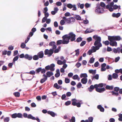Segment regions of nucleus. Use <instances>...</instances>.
Here are the masks:
<instances>
[{"instance_id": "6e6552de", "label": "nucleus", "mask_w": 122, "mask_h": 122, "mask_svg": "<svg viewBox=\"0 0 122 122\" xmlns=\"http://www.w3.org/2000/svg\"><path fill=\"white\" fill-rule=\"evenodd\" d=\"M27 118L29 119H31L33 120H36L38 122H40V120L38 117H37L36 118L33 116L31 114H28Z\"/></svg>"}, {"instance_id": "473e14b6", "label": "nucleus", "mask_w": 122, "mask_h": 122, "mask_svg": "<svg viewBox=\"0 0 122 122\" xmlns=\"http://www.w3.org/2000/svg\"><path fill=\"white\" fill-rule=\"evenodd\" d=\"M94 86L92 85H91L88 88L89 91L90 92H92L93 90L94 89Z\"/></svg>"}, {"instance_id": "7c9ffc66", "label": "nucleus", "mask_w": 122, "mask_h": 122, "mask_svg": "<svg viewBox=\"0 0 122 122\" xmlns=\"http://www.w3.org/2000/svg\"><path fill=\"white\" fill-rule=\"evenodd\" d=\"M118 76V75L117 74L114 73L112 75V78L114 79H117Z\"/></svg>"}, {"instance_id": "864d4df0", "label": "nucleus", "mask_w": 122, "mask_h": 122, "mask_svg": "<svg viewBox=\"0 0 122 122\" xmlns=\"http://www.w3.org/2000/svg\"><path fill=\"white\" fill-rule=\"evenodd\" d=\"M79 49H77V50H75V51L76 52L75 55L76 56H78L79 54Z\"/></svg>"}, {"instance_id": "603ef678", "label": "nucleus", "mask_w": 122, "mask_h": 122, "mask_svg": "<svg viewBox=\"0 0 122 122\" xmlns=\"http://www.w3.org/2000/svg\"><path fill=\"white\" fill-rule=\"evenodd\" d=\"M86 41H82L81 43L80 44V46H83L86 43Z\"/></svg>"}, {"instance_id": "2f4dec72", "label": "nucleus", "mask_w": 122, "mask_h": 122, "mask_svg": "<svg viewBox=\"0 0 122 122\" xmlns=\"http://www.w3.org/2000/svg\"><path fill=\"white\" fill-rule=\"evenodd\" d=\"M113 7V9L114 10H116L118 8L119 9H121L120 6V5L118 6L116 5H114Z\"/></svg>"}, {"instance_id": "f257e3e1", "label": "nucleus", "mask_w": 122, "mask_h": 122, "mask_svg": "<svg viewBox=\"0 0 122 122\" xmlns=\"http://www.w3.org/2000/svg\"><path fill=\"white\" fill-rule=\"evenodd\" d=\"M93 38L95 40L94 45L96 46L97 49L98 50L100 49V47L102 46V44L101 43V37L97 35H96L93 36Z\"/></svg>"}, {"instance_id": "f8f14e48", "label": "nucleus", "mask_w": 122, "mask_h": 122, "mask_svg": "<svg viewBox=\"0 0 122 122\" xmlns=\"http://www.w3.org/2000/svg\"><path fill=\"white\" fill-rule=\"evenodd\" d=\"M97 108L101 112H103L104 111V109L101 105H99L97 106Z\"/></svg>"}, {"instance_id": "0eeeda50", "label": "nucleus", "mask_w": 122, "mask_h": 122, "mask_svg": "<svg viewBox=\"0 0 122 122\" xmlns=\"http://www.w3.org/2000/svg\"><path fill=\"white\" fill-rule=\"evenodd\" d=\"M108 36V40L110 42V45L112 46H117V42L114 40H112Z\"/></svg>"}, {"instance_id": "69168bd1", "label": "nucleus", "mask_w": 122, "mask_h": 122, "mask_svg": "<svg viewBox=\"0 0 122 122\" xmlns=\"http://www.w3.org/2000/svg\"><path fill=\"white\" fill-rule=\"evenodd\" d=\"M120 90V88L118 87H116L114 88V91L116 92H118Z\"/></svg>"}, {"instance_id": "aec40b11", "label": "nucleus", "mask_w": 122, "mask_h": 122, "mask_svg": "<svg viewBox=\"0 0 122 122\" xmlns=\"http://www.w3.org/2000/svg\"><path fill=\"white\" fill-rule=\"evenodd\" d=\"M48 114L53 117H55V115H56V114L54 112L51 111H48Z\"/></svg>"}, {"instance_id": "1a4fd4ad", "label": "nucleus", "mask_w": 122, "mask_h": 122, "mask_svg": "<svg viewBox=\"0 0 122 122\" xmlns=\"http://www.w3.org/2000/svg\"><path fill=\"white\" fill-rule=\"evenodd\" d=\"M46 75L45 74H44L43 75V76L46 77L47 78V77H49L52 76L53 75V72L50 71H48L46 72Z\"/></svg>"}, {"instance_id": "13d9d810", "label": "nucleus", "mask_w": 122, "mask_h": 122, "mask_svg": "<svg viewBox=\"0 0 122 122\" xmlns=\"http://www.w3.org/2000/svg\"><path fill=\"white\" fill-rule=\"evenodd\" d=\"M70 79L67 78H65V82L66 83H68L70 82Z\"/></svg>"}, {"instance_id": "2eb2a0df", "label": "nucleus", "mask_w": 122, "mask_h": 122, "mask_svg": "<svg viewBox=\"0 0 122 122\" xmlns=\"http://www.w3.org/2000/svg\"><path fill=\"white\" fill-rule=\"evenodd\" d=\"M32 58L33 57L32 56L29 55L28 54H26L25 55V59H28L29 60H31Z\"/></svg>"}, {"instance_id": "412c9836", "label": "nucleus", "mask_w": 122, "mask_h": 122, "mask_svg": "<svg viewBox=\"0 0 122 122\" xmlns=\"http://www.w3.org/2000/svg\"><path fill=\"white\" fill-rule=\"evenodd\" d=\"M71 101L72 105L74 106H76L77 103L76 102H77V100L75 98L72 99H71Z\"/></svg>"}, {"instance_id": "ea45409f", "label": "nucleus", "mask_w": 122, "mask_h": 122, "mask_svg": "<svg viewBox=\"0 0 122 122\" xmlns=\"http://www.w3.org/2000/svg\"><path fill=\"white\" fill-rule=\"evenodd\" d=\"M82 40V39L81 37H80L77 38L76 41H75V42L76 41L77 42H79L81 41Z\"/></svg>"}, {"instance_id": "5701e85b", "label": "nucleus", "mask_w": 122, "mask_h": 122, "mask_svg": "<svg viewBox=\"0 0 122 122\" xmlns=\"http://www.w3.org/2000/svg\"><path fill=\"white\" fill-rule=\"evenodd\" d=\"M74 17L77 20H82L81 16L79 15H75Z\"/></svg>"}, {"instance_id": "9d476101", "label": "nucleus", "mask_w": 122, "mask_h": 122, "mask_svg": "<svg viewBox=\"0 0 122 122\" xmlns=\"http://www.w3.org/2000/svg\"><path fill=\"white\" fill-rule=\"evenodd\" d=\"M49 46H52V48L53 49H55L57 47V46L56 45V43L55 41H51L49 43Z\"/></svg>"}, {"instance_id": "a18cd8bd", "label": "nucleus", "mask_w": 122, "mask_h": 122, "mask_svg": "<svg viewBox=\"0 0 122 122\" xmlns=\"http://www.w3.org/2000/svg\"><path fill=\"white\" fill-rule=\"evenodd\" d=\"M94 58L92 57H91L90 58V59L89 60V62L90 63H92L94 62Z\"/></svg>"}, {"instance_id": "a878e982", "label": "nucleus", "mask_w": 122, "mask_h": 122, "mask_svg": "<svg viewBox=\"0 0 122 122\" xmlns=\"http://www.w3.org/2000/svg\"><path fill=\"white\" fill-rule=\"evenodd\" d=\"M16 117H18L19 118H22V114L21 113H15Z\"/></svg>"}, {"instance_id": "dca6fc26", "label": "nucleus", "mask_w": 122, "mask_h": 122, "mask_svg": "<svg viewBox=\"0 0 122 122\" xmlns=\"http://www.w3.org/2000/svg\"><path fill=\"white\" fill-rule=\"evenodd\" d=\"M81 81L82 84H85L87 81V78H83L81 79Z\"/></svg>"}, {"instance_id": "79ce46f5", "label": "nucleus", "mask_w": 122, "mask_h": 122, "mask_svg": "<svg viewBox=\"0 0 122 122\" xmlns=\"http://www.w3.org/2000/svg\"><path fill=\"white\" fill-rule=\"evenodd\" d=\"M78 6H79L80 8L81 9H83L84 7V4H80V3H79L77 4Z\"/></svg>"}, {"instance_id": "052dcab7", "label": "nucleus", "mask_w": 122, "mask_h": 122, "mask_svg": "<svg viewBox=\"0 0 122 122\" xmlns=\"http://www.w3.org/2000/svg\"><path fill=\"white\" fill-rule=\"evenodd\" d=\"M107 79L108 80L110 81L112 80V76L111 75H109L107 76Z\"/></svg>"}, {"instance_id": "4c0bfd02", "label": "nucleus", "mask_w": 122, "mask_h": 122, "mask_svg": "<svg viewBox=\"0 0 122 122\" xmlns=\"http://www.w3.org/2000/svg\"><path fill=\"white\" fill-rule=\"evenodd\" d=\"M32 58H33V60H37L39 58L37 55H35Z\"/></svg>"}, {"instance_id": "49530a36", "label": "nucleus", "mask_w": 122, "mask_h": 122, "mask_svg": "<svg viewBox=\"0 0 122 122\" xmlns=\"http://www.w3.org/2000/svg\"><path fill=\"white\" fill-rule=\"evenodd\" d=\"M73 5L70 3L66 5L67 7L70 9L72 8L73 7Z\"/></svg>"}, {"instance_id": "a211bd4d", "label": "nucleus", "mask_w": 122, "mask_h": 122, "mask_svg": "<svg viewBox=\"0 0 122 122\" xmlns=\"http://www.w3.org/2000/svg\"><path fill=\"white\" fill-rule=\"evenodd\" d=\"M63 19L65 20L68 23L70 24L71 22L70 18H67L65 16H64L63 17Z\"/></svg>"}, {"instance_id": "f704fd0d", "label": "nucleus", "mask_w": 122, "mask_h": 122, "mask_svg": "<svg viewBox=\"0 0 122 122\" xmlns=\"http://www.w3.org/2000/svg\"><path fill=\"white\" fill-rule=\"evenodd\" d=\"M42 70V68L41 67H40L36 69L35 70L36 73V74L39 73Z\"/></svg>"}, {"instance_id": "72a5a7b5", "label": "nucleus", "mask_w": 122, "mask_h": 122, "mask_svg": "<svg viewBox=\"0 0 122 122\" xmlns=\"http://www.w3.org/2000/svg\"><path fill=\"white\" fill-rule=\"evenodd\" d=\"M99 76L98 74H96L95 75L93 76L92 77V79L93 80L95 79L96 80H98L99 79Z\"/></svg>"}, {"instance_id": "c756f323", "label": "nucleus", "mask_w": 122, "mask_h": 122, "mask_svg": "<svg viewBox=\"0 0 122 122\" xmlns=\"http://www.w3.org/2000/svg\"><path fill=\"white\" fill-rule=\"evenodd\" d=\"M109 92H111L112 94L113 95H115L117 96L119 95V93L118 92H115L114 91H110Z\"/></svg>"}, {"instance_id": "37998d69", "label": "nucleus", "mask_w": 122, "mask_h": 122, "mask_svg": "<svg viewBox=\"0 0 122 122\" xmlns=\"http://www.w3.org/2000/svg\"><path fill=\"white\" fill-rule=\"evenodd\" d=\"M25 73L30 74L31 75H35V71L34 70L30 71L29 72H26Z\"/></svg>"}, {"instance_id": "3c124183", "label": "nucleus", "mask_w": 122, "mask_h": 122, "mask_svg": "<svg viewBox=\"0 0 122 122\" xmlns=\"http://www.w3.org/2000/svg\"><path fill=\"white\" fill-rule=\"evenodd\" d=\"M26 46V45L24 43V42H23L20 45V47H21L23 49H24L25 48Z\"/></svg>"}, {"instance_id": "a19ab883", "label": "nucleus", "mask_w": 122, "mask_h": 122, "mask_svg": "<svg viewBox=\"0 0 122 122\" xmlns=\"http://www.w3.org/2000/svg\"><path fill=\"white\" fill-rule=\"evenodd\" d=\"M70 122H75V118L74 117L72 116L71 119H69Z\"/></svg>"}, {"instance_id": "6e6d98bb", "label": "nucleus", "mask_w": 122, "mask_h": 122, "mask_svg": "<svg viewBox=\"0 0 122 122\" xmlns=\"http://www.w3.org/2000/svg\"><path fill=\"white\" fill-rule=\"evenodd\" d=\"M93 118L92 117H90L88 118V120L89 122H92Z\"/></svg>"}, {"instance_id": "0e129e2a", "label": "nucleus", "mask_w": 122, "mask_h": 122, "mask_svg": "<svg viewBox=\"0 0 122 122\" xmlns=\"http://www.w3.org/2000/svg\"><path fill=\"white\" fill-rule=\"evenodd\" d=\"M56 4L57 6H60L62 5V3L60 1H58L56 3Z\"/></svg>"}, {"instance_id": "c03bdc74", "label": "nucleus", "mask_w": 122, "mask_h": 122, "mask_svg": "<svg viewBox=\"0 0 122 122\" xmlns=\"http://www.w3.org/2000/svg\"><path fill=\"white\" fill-rule=\"evenodd\" d=\"M10 120V117H7L4 118V122H8Z\"/></svg>"}, {"instance_id": "f3484780", "label": "nucleus", "mask_w": 122, "mask_h": 122, "mask_svg": "<svg viewBox=\"0 0 122 122\" xmlns=\"http://www.w3.org/2000/svg\"><path fill=\"white\" fill-rule=\"evenodd\" d=\"M121 15V13H118L117 14L114 13L112 14V16L113 17L118 18Z\"/></svg>"}, {"instance_id": "7ed1b4c3", "label": "nucleus", "mask_w": 122, "mask_h": 122, "mask_svg": "<svg viewBox=\"0 0 122 122\" xmlns=\"http://www.w3.org/2000/svg\"><path fill=\"white\" fill-rule=\"evenodd\" d=\"M62 40H59L56 41V45L57 46L60 45L62 44H67V41H66V38L64 37V36H62Z\"/></svg>"}, {"instance_id": "39448f33", "label": "nucleus", "mask_w": 122, "mask_h": 122, "mask_svg": "<svg viewBox=\"0 0 122 122\" xmlns=\"http://www.w3.org/2000/svg\"><path fill=\"white\" fill-rule=\"evenodd\" d=\"M104 10L103 8H101L100 6L97 7L95 10V12L98 14L103 13Z\"/></svg>"}, {"instance_id": "680f3d73", "label": "nucleus", "mask_w": 122, "mask_h": 122, "mask_svg": "<svg viewBox=\"0 0 122 122\" xmlns=\"http://www.w3.org/2000/svg\"><path fill=\"white\" fill-rule=\"evenodd\" d=\"M89 22V21L86 18L85 20L83 21V23L84 24H87Z\"/></svg>"}, {"instance_id": "f03ea898", "label": "nucleus", "mask_w": 122, "mask_h": 122, "mask_svg": "<svg viewBox=\"0 0 122 122\" xmlns=\"http://www.w3.org/2000/svg\"><path fill=\"white\" fill-rule=\"evenodd\" d=\"M64 36V37L66 38V41H67V44L69 42L70 40L71 42L75 41L76 39V35L72 32H70L68 34H66Z\"/></svg>"}, {"instance_id": "20e7f679", "label": "nucleus", "mask_w": 122, "mask_h": 122, "mask_svg": "<svg viewBox=\"0 0 122 122\" xmlns=\"http://www.w3.org/2000/svg\"><path fill=\"white\" fill-rule=\"evenodd\" d=\"M54 49H50L49 50L48 49L45 50L44 51V54L46 55H48V57L51 56L54 53Z\"/></svg>"}, {"instance_id": "8fccbe9b", "label": "nucleus", "mask_w": 122, "mask_h": 122, "mask_svg": "<svg viewBox=\"0 0 122 122\" xmlns=\"http://www.w3.org/2000/svg\"><path fill=\"white\" fill-rule=\"evenodd\" d=\"M81 65V63L78 62L76 64L75 66L77 68H79Z\"/></svg>"}, {"instance_id": "de8ad7c7", "label": "nucleus", "mask_w": 122, "mask_h": 122, "mask_svg": "<svg viewBox=\"0 0 122 122\" xmlns=\"http://www.w3.org/2000/svg\"><path fill=\"white\" fill-rule=\"evenodd\" d=\"M82 86V85L81 82H78V84L76 86L78 88H81Z\"/></svg>"}, {"instance_id": "58836bf2", "label": "nucleus", "mask_w": 122, "mask_h": 122, "mask_svg": "<svg viewBox=\"0 0 122 122\" xmlns=\"http://www.w3.org/2000/svg\"><path fill=\"white\" fill-rule=\"evenodd\" d=\"M14 95L16 97H19L20 96V93L18 92H14L13 93Z\"/></svg>"}, {"instance_id": "5fc2aeb1", "label": "nucleus", "mask_w": 122, "mask_h": 122, "mask_svg": "<svg viewBox=\"0 0 122 122\" xmlns=\"http://www.w3.org/2000/svg\"><path fill=\"white\" fill-rule=\"evenodd\" d=\"M91 4L88 3H86L85 4V6L86 8H87L91 6Z\"/></svg>"}, {"instance_id": "cd10ccee", "label": "nucleus", "mask_w": 122, "mask_h": 122, "mask_svg": "<svg viewBox=\"0 0 122 122\" xmlns=\"http://www.w3.org/2000/svg\"><path fill=\"white\" fill-rule=\"evenodd\" d=\"M60 87V86L58 85L56 83H55L53 85V87L57 89H59Z\"/></svg>"}, {"instance_id": "bf43d9fd", "label": "nucleus", "mask_w": 122, "mask_h": 122, "mask_svg": "<svg viewBox=\"0 0 122 122\" xmlns=\"http://www.w3.org/2000/svg\"><path fill=\"white\" fill-rule=\"evenodd\" d=\"M88 30V29L87 28L86 30L85 31V32L86 33H91L93 32V31H94V30H91L90 31L87 30Z\"/></svg>"}, {"instance_id": "4d7b16f0", "label": "nucleus", "mask_w": 122, "mask_h": 122, "mask_svg": "<svg viewBox=\"0 0 122 122\" xmlns=\"http://www.w3.org/2000/svg\"><path fill=\"white\" fill-rule=\"evenodd\" d=\"M65 20H64L63 19L61 20L60 22V24L61 25H63L65 23V21H64Z\"/></svg>"}, {"instance_id": "423d86ee", "label": "nucleus", "mask_w": 122, "mask_h": 122, "mask_svg": "<svg viewBox=\"0 0 122 122\" xmlns=\"http://www.w3.org/2000/svg\"><path fill=\"white\" fill-rule=\"evenodd\" d=\"M109 37L111 38V39L112 40H114L115 41H119L120 40L121 38V37L119 36H108Z\"/></svg>"}, {"instance_id": "c85d7f7f", "label": "nucleus", "mask_w": 122, "mask_h": 122, "mask_svg": "<svg viewBox=\"0 0 122 122\" xmlns=\"http://www.w3.org/2000/svg\"><path fill=\"white\" fill-rule=\"evenodd\" d=\"M47 78L46 77H44V78L41 79L40 81V83H42L45 82L47 80Z\"/></svg>"}, {"instance_id": "4be33fe9", "label": "nucleus", "mask_w": 122, "mask_h": 122, "mask_svg": "<svg viewBox=\"0 0 122 122\" xmlns=\"http://www.w3.org/2000/svg\"><path fill=\"white\" fill-rule=\"evenodd\" d=\"M72 78L74 80H77L78 81H79L80 78L78 75L77 74L74 75L72 77Z\"/></svg>"}, {"instance_id": "e433bc0d", "label": "nucleus", "mask_w": 122, "mask_h": 122, "mask_svg": "<svg viewBox=\"0 0 122 122\" xmlns=\"http://www.w3.org/2000/svg\"><path fill=\"white\" fill-rule=\"evenodd\" d=\"M110 42L108 40L105 41H103V43L106 46H107L109 44H110Z\"/></svg>"}, {"instance_id": "338daca9", "label": "nucleus", "mask_w": 122, "mask_h": 122, "mask_svg": "<svg viewBox=\"0 0 122 122\" xmlns=\"http://www.w3.org/2000/svg\"><path fill=\"white\" fill-rule=\"evenodd\" d=\"M47 18H46L44 17L42 19V23H44L47 20Z\"/></svg>"}, {"instance_id": "e2e57ef3", "label": "nucleus", "mask_w": 122, "mask_h": 122, "mask_svg": "<svg viewBox=\"0 0 122 122\" xmlns=\"http://www.w3.org/2000/svg\"><path fill=\"white\" fill-rule=\"evenodd\" d=\"M107 51L108 52H110L112 51V49L111 47L107 46Z\"/></svg>"}, {"instance_id": "ddd939ff", "label": "nucleus", "mask_w": 122, "mask_h": 122, "mask_svg": "<svg viewBox=\"0 0 122 122\" xmlns=\"http://www.w3.org/2000/svg\"><path fill=\"white\" fill-rule=\"evenodd\" d=\"M39 58H42L44 56V52L43 51H41L39 52L37 54Z\"/></svg>"}, {"instance_id": "6ab92c4d", "label": "nucleus", "mask_w": 122, "mask_h": 122, "mask_svg": "<svg viewBox=\"0 0 122 122\" xmlns=\"http://www.w3.org/2000/svg\"><path fill=\"white\" fill-rule=\"evenodd\" d=\"M105 88L107 90H112L113 89L114 87L113 86H109L106 85L105 86Z\"/></svg>"}, {"instance_id": "b1692460", "label": "nucleus", "mask_w": 122, "mask_h": 122, "mask_svg": "<svg viewBox=\"0 0 122 122\" xmlns=\"http://www.w3.org/2000/svg\"><path fill=\"white\" fill-rule=\"evenodd\" d=\"M80 76L81 78L83 77V78H86L87 77V75L86 73H81L80 75Z\"/></svg>"}, {"instance_id": "09e8293b", "label": "nucleus", "mask_w": 122, "mask_h": 122, "mask_svg": "<svg viewBox=\"0 0 122 122\" xmlns=\"http://www.w3.org/2000/svg\"><path fill=\"white\" fill-rule=\"evenodd\" d=\"M71 103V102L70 101H68L66 102L65 103V105L66 106H68Z\"/></svg>"}, {"instance_id": "774afa93", "label": "nucleus", "mask_w": 122, "mask_h": 122, "mask_svg": "<svg viewBox=\"0 0 122 122\" xmlns=\"http://www.w3.org/2000/svg\"><path fill=\"white\" fill-rule=\"evenodd\" d=\"M100 5L101 6L104 7L105 6V4L103 2H101L100 3Z\"/></svg>"}, {"instance_id": "c9c22d12", "label": "nucleus", "mask_w": 122, "mask_h": 122, "mask_svg": "<svg viewBox=\"0 0 122 122\" xmlns=\"http://www.w3.org/2000/svg\"><path fill=\"white\" fill-rule=\"evenodd\" d=\"M91 50L93 51V52H95L97 50L96 48V47L95 46H93L91 47Z\"/></svg>"}, {"instance_id": "393cba45", "label": "nucleus", "mask_w": 122, "mask_h": 122, "mask_svg": "<svg viewBox=\"0 0 122 122\" xmlns=\"http://www.w3.org/2000/svg\"><path fill=\"white\" fill-rule=\"evenodd\" d=\"M61 48V46H58L57 48H56L54 50V52L55 53H56L58 52L60 50Z\"/></svg>"}, {"instance_id": "4468645a", "label": "nucleus", "mask_w": 122, "mask_h": 122, "mask_svg": "<svg viewBox=\"0 0 122 122\" xmlns=\"http://www.w3.org/2000/svg\"><path fill=\"white\" fill-rule=\"evenodd\" d=\"M113 6H110L109 4H108L106 6V8L108 9L110 12H112L113 10V9L112 8Z\"/></svg>"}, {"instance_id": "bb28decb", "label": "nucleus", "mask_w": 122, "mask_h": 122, "mask_svg": "<svg viewBox=\"0 0 122 122\" xmlns=\"http://www.w3.org/2000/svg\"><path fill=\"white\" fill-rule=\"evenodd\" d=\"M89 72L90 73H92V74H95L96 73V70H93L90 69L89 70Z\"/></svg>"}, {"instance_id": "9b49d317", "label": "nucleus", "mask_w": 122, "mask_h": 122, "mask_svg": "<svg viewBox=\"0 0 122 122\" xmlns=\"http://www.w3.org/2000/svg\"><path fill=\"white\" fill-rule=\"evenodd\" d=\"M105 90V88L104 87H103L101 88H97L96 89V91L99 93H102Z\"/></svg>"}]
</instances>
